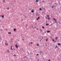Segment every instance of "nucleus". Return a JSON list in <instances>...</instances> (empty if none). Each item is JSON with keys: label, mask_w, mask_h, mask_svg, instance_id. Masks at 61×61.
I'll list each match as a JSON object with an SVG mask.
<instances>
[{"label": "nucleus", "mask_w": 61, "mask_h": 61, "mask_svg": "<svg viewBox=\"0 0 61 61\" xmlns=\"http://www.w3.org/2000/svg\"><path fill=\"white\" fill-rule=\"evenodd\" d=\"M54 5L55 6H56L57 5V4L56 3H54Z\"/></svg>", "instance_id": "1"}, {"label": "nucleus", "mask_w": 61, "mask_h": 61, "mask_svg": "<svg viewBox=\"0 0 61 61\" xmlns=\"http://www.w3.org/2000/svg\"><path fill=\"white\" fill-rule=\"evenodd\" d=\"M57 20L56 19V20H55V22H54V23H57V24H58V23L57 22V21H56Z\"/></svg>", "instance_id": "2"}, {"label": "nucleus", "mask_w": 61, "mask_h": 61, "mask_svg": "<svg viewBox=\"0 0 61 61\" xmlns=\"http://www.w3.org/2000/svg\"><path fill=\"white\" fill-rule=\"evenodd\" d=\"M41 34H42V35H45V33L44 32L43 30H42V32L41 33Z\"/></svg>", "instance_id": "3"}, {"label": "nucleus", "mask_w": 61, "mask_h": 61, "mask_svg": "<svg viewBox=\"0 0 61 61\" xmlns=\"http://www.w3.org/2000/svg\"><path fill=\"white\" fill-rule=\"evenodd\" d=\"M55 39L56 40H58V37H56Z\"/></svg>", "instance_id": "4"}, {"label": "nucleus", "mask_w": 61, "mask_h": 61, "mask_svg": "<svg viewBox=\"0 0 61 61\" xmlns=\"http://www.w3.org/2000/svg\"><path fill=\"white\" fill-rule=\"evenodd\" d=\"M8 34H10V35L12 34V33H11V32H9L8 33Z\"/></svg>", "instance_id": "5"}, {"label": "nucleus", "mask_w": 61, "mask_h": 61, "mask_svg": "<svg viewBox=\"0 0 61 61\" xmlns=\"http://www.w3.org/2000/svg\"><path fill=\"white\" fill-rule=\"evenodd\" d=\"M31 12L32 13H34V10H32V11L31 10Z\"/></svg>", "instance_id": "6"}, {"label": "nucleus", "mask_w": 61, "mask_h": 61, "mask_svg": "<svg viewBox=\"0 0 61 61\" xmlns=\"http://www.w3.org/2000/svg\"><path fill=\"white\" fill-rule=\"evenodd\" d=\"M40 53H41V54H42V53H43V51H40Z\"/></svg>", "instance_id": "7"}, {"label": "nucleus", "mask_w": 61, "mask_h": 61, "mask_svg": "<svg viewBox=\"0 0 61 61\" xmlns=\"http://www.w3.org/2000/svg\"><path fill=\"white\" fill-rule=\"evenodd\" d=\"M5 45L6 46H8V44L5 43Z\"/></svg>", "instance_id": "8"}, {"label": "nucleus", "mask_w": 61, "mask_h": 61, "mask_svg": "<svg viewBox=\"0 0 61 61\" xmlns=\"http://www.w3.org/2000/svg\"><path fill=\"white\" fill-rule=\"evenodd\" d=\"M16 29H15V28H14V31H16Z\"/></svg>", "instance_id": "9"}, {"label": "nucleus", "mask_w": 61, "mask_h": 61, "mask_svg": "<svg viewBox=\"0 0 61 61\" xmlns=\"http://www.w3.org/2000/svg\"><path fill=\"white\" fill-rule=\"evenodd\" d=\"M39 0H36V2L37 3V2H38V1H39Z\"/></svg>", "instance_id": "10"}, {"label": "nucleus", "mask_w": 61, "mask_h": 61, "mask_svg": "<svg viewBox=\"0 0 61 61\" xmlns=\"http://www.w3.org/2000/svg\"><path fill=\"white\" fill-rule=\"evenodd\" d=\"M1 16H2V18H4V15H2Z\"/></svg>", "instance_id": "11"}, {"label": "nucleus", "mask_w": 61, "mask_h": 61, "mask_svg": "<svg viewBox=\"0 0 61 61\" xmlns=\"http://www.w3.org/2000/svg\"><path fill=\"white\" fill-rule=\"evenodd\" d=\"M57 45H58V46H60V45H61V44L60 43H58L57 44Z\"/></svg>", "instance_id": "12"}, {"label": "nucleus", "mask_w": 61, "mask_h": 61, "mask_svg": "<svg viewBox=\"0 0 61 61\" xmlns=\"http://www.w3.org/2000/svg\"><path fill=\"white\" fill-rule=\"evenodd\" d=\"M50 30H48L47 31V33H50Z\"/></svg>", "instance_id": "13"}, {"label": "nucleus", "mask_w": 61, "mask_h": 61, "mask_svg": "<svg viewBox=\"0 0 61 61\" xmlns=\"http://www.w3.org/2000/svg\"><path fill=\"white\" fill-rule=\"evenodd\" d=\"M36 46H39V44H38V43L36 44Z\"/></svg>", "instance_id": "14"}, {"label": "nucleus", "mask_w": 61, "mask_h": 61, "mask_svg": "<svg viewBox=\"0 0 61 61\" xmlns=\"http://www.w3.org/2000/svg\"><path fill=\"white\" fill-rule=\"evenodd\" d=\"M7 52H8V53H9L10 52V51H9V50H8L7 51Z\"/></svg>", "instance_id": "15"}, {"label": "nucleus", "mask_w": 61, "mask_h": 61, "mask_svg": "<svg viewBox=\"0 0 61 61\" xmlns=\"http://www.w3.org/2000/svg\"><path fill=\"white\" fill-rule=\"evenodd\" d=\"M23 16H24L25 18L26 17V16H25V14H23Z\"/></svg>", "instance_id": "16"}, {"label": "nucleus", "mask_w": 61, "mask_h": 61, "mask_svg": "<svg viewBox=\"0 0 61 61\" xmlns=\"http://www.w3.org/2000/svg\"><path fill=\"white\" fill-rule=\"evenodd\" d=\"M51 44L50 43H48V46H49V45H51V44Z\"/></svg>", "instance_id": "17"}, {"label": "nucleus", "mask_w": 61, "mask_h": 61, "mask_svg": "<svg viewBox=\"0 0 61 61\" xmlns=\"http://www.w3.org/2000/svg\"><path fill=\"white\" fill-rule=\"evenodd\" d=\"M39 10H41H41H42V9H41V8H39Z\"/></svg>", "instance_id": "18"}, {"label": "nucleus", "mask_w": 61, "mask_h": 61, "mask_svg": "<svg viewBox=\"0 0 61 61\" xmlns=\"http://www.w3.org/2000/svg\"><path fill=\"white\" fill-rule=\"evenodd\" d=\"M52 40L53 42H54V41H55V40L54 39H52Z\"/></svg>", "instance_id": "19"}, {"label": "nucleus", "mask_w": 61, "mask_h": 61, "mask_svg": "<svg viewBox=\"0 0 61 61\" xmlns=\"http://www.w3.org/2000/svg\"><path fill=\"white\" fill-rule=\"evenodd\" d=\"M2 37H0V40H2Z\"/></svg>", "instance_id": "20"}, {"label": "nucleus", "mask_w": 61, "mask_h": 61, "mask_svg": "<svg viewBox=\"0 0 61 61\" xmlns=\"http://www.w3.org/2000/svg\"><path fill=\"white\" fill-rule=\"evenodd\" d=\"M58 22L59 23V24H61V23H60V21H58Z\"/></svg>", "instance_id": "21"}, {"label": "nucleus", "mask_w": 61, "mask_h": 61, "mask_svg": "<svg viewBox=\"0 0 61 61\" xmlns=\"http://www.w3.org/2000/svg\"><path fill=\"white\" fill-rule=\"evenodd\" d=\"M30 60H31V61H32V60H33V59H32V58H30Z\"/></svg>", "instance_id": "22"}, {"label": "nucleus", "mask_w": 61, "mask_h": 61, "mask_svg": "<svg viewBox=\"0 0 61 61\" xmlns=\"http://www.w3.org/2000/svg\"><path fill=\"white\" fill-rule=\"evenodd\" d=\"M58 47V46H55V48H57Z\"/></svg>", "instance_id": "23"}, {"label": "nucleus", "mask_w": 61, "mask_h": 61, "mask_svg": "<svg viewBox=\"0 0 61 61\" xmlns=\"http://www.w3.org/2000/svg\"><path fill=\"white\" fill-rule=\"evenodd\" d=\"M13 56H16V55H15V54H14V55Z\"/></svg>", "instance_id": "24"}, {"label": "nucleus", "mask_w": 61, "mask_h": 61, "mask_svg": "<svg viewBox=\"0 0 61 61\" xmlns=\"http://www.w3.org/2000/svg\"><path fill=\"white\" fill-rule=\"evenodd\" d=\"M27 52L28 54H29V55H30V53H29V52H28V51H27Z\"/></svg>", "instance_id": "25"}, {"label": "nucleus", "mask_w": 61, "mask_h": 61, "mask_svg": "<svg viewBox=\"0 0 61 61\" xmlns=\"http://www.w3.org/2000/svg\"><path fill=\"white\" fill-rule=\"evenodd\" d=\"M48 25V24L47 23H46V25Z\"/></svg>", "instance_id": "26"}, {"label": "nucleus", "mask_w": 61, "mask_h": 61, "mask_svg": "<svg viewBox=\"0 0 61 61\" xmlns=\"http://www.w3.org/2000/svg\"><path fill=\"white\" fill-rule=\"evenodd\" d=\"M46 16H47V17H49V15H47Z\"/></svg>", "instance_id": "27"}, {"label": "nucleus", "mask_w": 61, "mask_h": 61, "mask_svg": "<svg viewBox=\"0 0 61 61\" xmlns=\"http://www.w3.org/2000/svg\"><path fill=\"white\" fill-rule=\"evenodd\" d=\"M27 26V24H26V25H25V27H26Z\"/></svg>", "instance_id": "28"}, {"label": "nucleus", "mask_w": 61, "mask_h": 61, "mask_svg": "<svg viewBox=\"0 0 61 61\" xmlns=\"http://www.w3.org/2000/svg\"><path fill=\"white\" fill-rule=\"evenodd\" d=\"M42 27L43 28H45V27L44 26H42Z\"/></svg>", "instance_id": "29"}, {"label": "nucleus", "mask_w": 61, "mask_h": 61, "mask_svg": "<svg viewBox=\"0 0 61 61\" xmlns=\"http://www.w3.org/2000/svg\"><path fill=\"white\" fill-rule=\"evenodd\" d=\"M42 2H45V3H46V2H45L44 0H42Z\"/></svg>", "instance_id": "30"}, {"label": "nucleus", "mask_w": 61, "mask_h": 61, "mask_svg": "<svg viewBox=\"0 0 61 61\" xmlns=\"http://www.w3.org/2000/svg\"><path fill=\"white\" fill-rule=\"evenodd\" d=\"M10 48H11V49L12 50H13V49H12V47H11Z\"/></svg>", "instance_id": "31"}, {"label": "nucleus", "mask_w": 61, "mask_h": 61, "mask_svg": "<svg viewBox=\"0 0 61 61\" xmlns=\"http://www.w3.org/2000/svg\"><path fill=\"white\" fill-rule=\"evenodd\" d=\"M59 3L60 5L61 4V3H60V2H59Z\"/></svg>", "instance_id": "32"}, {"label": "nucleus", "mask_w": 61, "mask_h": 61, "mask_svg": "<svg viewBox=\"0 0 61 61\" xmlns=\"http://www.w3.org/2000/svg\"><path fill=\"white\" fill-rule=\"evenodd\" d=\"M38 19H40V17H38Z\"/></svg>", "instance_id": "33"}, {"label": "nucleus", "mask_w": 61, "mask_h": 61, "mask_svg": "<svg viewBox=\"0 0 61 61\" xmlns=\"http://www.w3.org/2000/svg\"><path fill=\"white\" fill-rule=\"evenodd\" d=\"M12 3H10V4H11V5H12Z\"/></svg>", "instance_id": "34"}, {"label": "nucleus", "mask_w": 61, "mask_h": 61, "mask_svg": "<svg viewBox=\"0 0 61 61\" xmlns=\"http://www.w3.org/2000/svg\"><path fill=\"white\" fill-rule=\"evenodd\" d=\"M50 38H51L52 39H53L52 38V37H51V36H50Z\"/></svg>", "instance_id": "35"}, {"label": "nucleus", "mask_w": 61, "mask_h": 61, "mask_svg": "<svg viewBox=\"0 0 61 61\" xmlns=\"http://www.w3.org/2000/svg\"><path fill=\"white\" fill-rule=\"evenodd\" d=\"M7 9L8 10H9V7H8L7 8Z\"/></svg>", "instance_id": "36"}, {"label": "nucleus", "mask_w": 61, "mask_h": 61, "mask_svg": "<svg viewBox=\"0 0 61 61\" xmlns=\"http://www.w3.org/2000/svg\"><path fill=\"white\" fill-rule=\"evenodd\" d=\"M16 48H18V46H16Z\"/></svg>", "instance_id": "37"}, {"label": "nucleus", "mask_w": 61, "mask_h": 61, "mask_svg": "<svg viewBox=\"0 0 61 61\" xmlns=\"http://www.w3.org/2000/svg\"><path fill=\"white\" fill-rule=\"evenodd\" d=\"M48 40V39H46V41H47Z\"/></svg>", "instance_id": "38"}, {"label": "nucleus", "mask_w": 61, "mask_h": 61, "mask_svg": "<svg viewBox=\"0 0 61 61\" xmlns=\"http://www.w3.org/2000/svg\"><path fill=\"white\" fill-rule=\"evenodd\" d=\"M53 7H56V6L55 5H54L53 6Z\"/></svg>", "instance_id": "39"}, {"label": "nucleus", "mask_w": 61, "mask_h": 61, "mask_svg": "<svg viewBox=\"0 0 61 61\" xmlns=\"http://www.w3.org/2000/svg\"><path fill=\"white\" fill-rule=\"evenodd\" d=\"M43 30H41V29H40V31H41V32Z\"/></svg>", "instance_id": "40"}, {"label": "nucleus", "mask_w": 61, "mask_h": 61, "mask_svg": "<svg viewBox=\"0 0 61 61\" xmlns=\"http://www.w3.org/2000/svg\"><path fill=\"white\" fill-rule=\"evenodd\" d=\"M30 43V44H33V42H31Z\"/></svg>", "instance_id": "41"}, {"label": "nucleus", "mask_w": 61, "mask_h": 61, "mask_svg": "<svg viewBox=\"0 0 61 61\" xmlns=\"http://www.w3.org/2000/svg\"><path fill=\"white\" fill-rule=\"evenodd\" d=\"M39 59H37V61H39Z\"/></svg>", "instance_id": "42"}, {"label": "nucleus", "mask_w": 61, "mask_h": 61, "mask_svg": "<svg viewBox=\"0 0 61 61\" xmlns=\"http://www.w3.org/2000/svg\"><path fill=\"white\" fill-rule=\"evenodd\" d=\"M45 18H46V19H47V17L46 16L45 17Z\"/></svg>", "instance_id": "43"}, {"label": "nucleus", "mask_w": 61, "mask_h": 61, "mask_svg": "<svg viewBox=\"0 0 61 61\" xmlns=\"http://www.w3.org/2000/svg\"><path fill=\"white\" fill-rule=\"evenodd\" d=\"M25 57H26V56H25L24 57V58H25Z\"/></svg>", "instance_id": "44"}, {"label": "nucleus", "mask_w": 61, "mask_h": 61, "mask_svg": "<svg viewBox=\"0 0 61 61\" xmlns=\"http://www.w3.org/2000/svg\"><path fill=\"white\" fill-rule=\"evenodd\" d=\"M5 29L6 30L5 31H7V29H6V28H5Z\"/></svg>", "instance_id": "45"}, {"label": "nucleus", "mask_w": 61, "mask_h": 61, "mask_svg": "<svg viewBox=\"0 0 61 61\" xmlns=\"http://www.w3.org/2000/svg\"><path fill=\"white\" fill-rule=\"evenodd\" d=\"M49 4V5H50V6H51V4H50V3H48Z\"/></svg>", "instance_id": "46"}, {"label": "nucleus", "mask_w": 61, "mask_h": 61, "mask_svg": "<svg viewBox=\"0 0 61 61\" xmlns=\"http://www.w3.org/2000/svg\"><path fill=\"white\" fill-rule=\"evenodd\" d=\"M30 44H31L30 43H29V45H30V46H31V45H30Z\"/></svg>", "instance_id": "47"}, {"label": "nucleus", "mask_w": 61, "mask_h": 61, "mask_svg": "<svg viewBox=\"0 0 61 61\" xmlns=\"http://www.w3.org/2000/svg\"><path fill=\"white\" fill-rule=\"evenodd\" d=\"M48 20H50V19L48 17Z\"/></svg>", "instance_id": "48"}, {"label": "nucleus", "mask_w": 61, "mask_h": 61, "mask_svg": "<svg viewBox=\"0 0 61 61\" xmlns=\"http://www.w3.org/2000/svg\"><path fill=\"white\" fill-rule=\"evenodd\" d=\"M36 19L37 20H39V19L38 18H37Z\"/></svg>", "instance_id": "49"}, {"label": "nucleus", "mask_w": 61, "mask_h": 61, "mask_svg": "<svg viewBox=\"0 0 61 61\" xmlns=\"http://www.w3.org/2000/svg\"><path fill=\"white\" fill-rule=\"evenodd\" d=\"M51 7H52V8H53V7H54L53 6H51Z\"/></svg>", "instance_id": "50"}, {"label": "nucleus", "mask_w": 61, "mask_h": 61, "mask_svg": "<svg viewBox=\"0 0 61 61\" xmlns=\"http://www.w3.org/2000/svg\"><path fill=\"white\" fill-rule=\"evenodd\" d=\"M36 55L37 56H38V55H39V54H37Z\"/></svg>", "instance_id": "51"}, {"label": "nucleus", "mask_w": 61, "mask_h": 61, "mask_svg": "<svg viewBox=\"0 0 61 61\" xmlns=\"http://www.w3.org/2000/svg\"><path fill=\"white\" fill-rule=\"evenodd\" d=\"M22 40L23 41H24V40H25V39H24L23 38H22Z\"/></svg>", "instance_id": "52"}, {"label": "nucleus", "mask_w": 61, "mask_h": 61, "mask_svg": "<svg viewBox=\"0 0 61 61\" xmlns=\"http://www.w3.org/2000/svg\"><path fill=\"white\" fill-rule=\"evenodd\" d=\"M54 43H56V41H54Z\"/></svg>", "instance_id": "53"}, {"label": "nucleus", "mask_w": 61, "mask_h": 61, "mask_svg": "<svg viewBox=\"0 0 61 61\" xmlns=\"http://www.w3.org/2000/svg\"><path fill=\"white\" fill-rule=\"evenodd\" d=\"M17 46V44H16L15 45V46Z\"/></svg>", "instance_id": "54"}, {"label": "nucleus", "mask_w": 61, "mask_h": 61, "mask_svg": "<svg viewBox=\"0 0 61 61\" xmlns=\"http://www.w3.org/2000/svg\"><path fill=\"white\" fill-rule=\"evenodd\" d=\"M3 30V29H1L0 30V31H2Z\"/></svg>", "instance_id": "55"}, {"label": "nucleus", "mask_w": 61, "mask_h": 61, "mask_svg": "<svg viewBox=\"0 0 61 61\" xmlns=\"http://www.w3.org/2000/svg\"><path fill=\"white\" fill-rule=\"evenodd\" d=\"M46 46H47V44H46Z\"/></svg>", "instance_id": "56"}, {"label": "nucleus", "mask_w": 61, "mask_h": 61, "mask_svg": "<svg viewBox=\"0 0 61 61\" xmlns=\"http://www.w3.org/2000/svg\"><path fill=\"white\" fill-rule=\"evenodd\" d=\"M53 20H56V19L55 18H53Z\"/></svg>", "instance_id": "57"}, {"label": "nucleus", "mask_w": 61, "mask_h": 61, "mask_svg": "<svg viewBox=\"0 0 61 61\" xmlns=\"http://www.w3.org/2000/svg\"><path fill=\"white\" fill-rule=\"evenodd\" d=\"M51 60H48V61H50Z\"/></svg>", "instance_id": "58"}, {"label": "nucleus", "mask_w": 61, "mask_h": 61, "mask_svg": "<svg viewBox=\"0 0 61 61\" xmlns=\"http://www.w3.org/2000/svg\"><path fill=\"white\" fill-rule=\"evenodd\" d=\"M29 10H31V9H29Z\"/></svg>", "instance_id": "59"}, {"label": "nucleus", "mask_w": 61, "mask_h": 61, "mask_svg": "<svg viewBox=\"0 0 61 61\" xmlns=\"http://www.w3.org/2000/svg\"><path fill=\"white\" fill-rule=\"evenodd\" d=\"M22 13H20V15H22Z\"/></svg>", "instance_id": "60"}, {"label": "nucleus", "mask_w": 61, "mask_h": 61, "mask_svg": "<svg viewBox=\"0 0 61 61\" xmlns=\"http://www.w3.org/2000/svg\"><path fill=\"white\" fill-rule=\"evenodd\" d=\"M36 30H38V28H36Z\"/></svg>", "instance_id": "61"}, {"label": "nucleus", "mask_w": 61, "mask_h": 61, "mask_svg": "<svg viewBox=\"0 0 61 61\" xmlns=\"http://www.w3.org/2000/svg\"><path fill=\"white\" fill-rule=\"evenodd\" d=\"M51 4H52V2H51Z\"/></svg>", "instance_id": "62"}, {"label": "nucleus", "mask_w": 61, "mask_h": 61, "mask_svg": "<svg viewBox=\"0 0 61 61\" xmlns=\"http://www.w3.org/2000/svg\"><path fill=\"white\" fill-rule=\"evenodd\" d=\"M31 54H34V53H32V52H31Z\"/></svg>", "instance_id": "63"}, {"label": "nucleus", "mask_w": 61, "mask_h": 61, "mask_svg": "<svg viewBox=\"0 0 61 61\" xmlns=\"http://www.w3.org/2000/svg\"><path fill=\"white\" fill-rule=\"evenodd\" d=\"M29 14H31V12H30V13H29Z\"/></svg>", "instance_id": "64"}]
</instances>
